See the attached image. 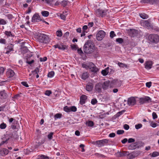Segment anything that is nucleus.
Masks as SVG:
<instances>
[{"label": "nucleus", "mask_w": 159, "mask_h": 159, "mask_svg": "<svg viewBox=\"0 0 159 159\" xmlns=\"http://www.w3.org/2000/svg\"><path fill=\"white\" fill-rule=\"evenodd\" d=\"M136 143H133L130 144V146H129V149L131 150H133L136 148L137 147L136 145Z\"/></svg>", "instance_id": "obj_24"}, {"label": "nucleus", "mask_w": 159, "mask_h": 159, "mask_svg": "<svg viewBox=\"0 0 159 159\" xmlns=\"http://www.w3.org/2000/svg\"><path fill=\"white\" fill-rule=\"evenodd\" d=\"M116 41L119 43H122L124 42V40L121 38H118L116 39Z\"/></svg>", "instance_id": "obj_33"}, {"label": "nucleus", "mask_w": 159, "mask_h": 159, "mask_svg": "<svg viewBox=\"0 0 159 159\" xmlns=\"http://www.w3.org/2000/svg\"><path fill=\"white\" fill-rule=\"evenodd\" d=\"M67 48L66 45H63V44L59 45L58 49H59L64 50Z\"/></svg>", "instance_id": "obj_28"}, {"label": "nucleus", "mask_w": 159, "mask_h": 159, "mask_svg": "<svg viewBox=\"0 0 159 159\" xmlns=\"http://www.w3.org/2000/svg\"><path fill=\"white\" fill-rule=\"evenodd\" d=\"M95 15L97 16L103 17L106 15V11L104 10L98 9L95 11Z\"/></svg>", "instance_id": "obj_7"}, {"label": "nucleus", "mask_w": 159, "mask_h": 159, "mask_svg": "<svg viewBox=\"0 0 159 159\" xmlns=\"http://www.w3.org/2000/svg\"><path fill=\"white\" fill-rule=\"evenodd\" d=\"M110 84L109 81H107L103 82V84H102V88L104 90L107 89L109 87Z\"/></svg>", "instance_id": "obj_18"}, {"label": "nucleus", "mask_w": 159, "mask_h": 159, "mask_svg": "<svg viewBox=\"0 0 159 159\" xmlns=\"http://www.w3.org/2000/svg\"><path fill=\"white\" fill-rule=\"evenodd\" d=\"M54 75V72L53 71H51L49 72L48 74V77L52 78Z\"/></svg>", "instance_id": "obj_32"}, {"label": "nucleus", "mask_w": 159, "mask_h": 159, "mask_svg": "<svg viewBox=\"0 0 159 159\" xmlns=\"http://www.w3.org/2000/svg\"><path fill=\"white\" fill-rule=\"evenodd\" d=\"M135 157V156L133 154L131 153H129V154H128V156L127 157V158L128 159H133Z\"/></svg>", "instance_id": "obj_42"}, {"label": "nucleus", "mask_w": 159, "mask_h": 159, "mask_svg": "<svg viewBox=\"0 0 159 159\" xmlns=\"http://www.w3.org/2000/svg\"><path fill=\"white\" fill-rule=\"evenodd\" d=\"M14 45L11 44L8 45L7 47L5 48V50L6 51L5 53L7 54L9 53L11 51H13Z\"/></svg>", "instance_id": "obj_12"}, {"label": "nucleus", "mask_w": 159, "mask_h": 159, "mask_svg": "<svg viewBox=\"0 0 159 159\" xmlns=\"http://www.w3.org/2000/svg\"><path fill=\"white\" fill-rule=\"evenodd\" d=\"M152 118L153 119H155L157 118V116L156 113L155 112H153L152 113Z\"/></svg>", "instance_id": "obj_54"}, {"label": "nucleus", "mask_w": 159, "mask_h": 159, "mask_svg": "<svg viewBox=\"0 0 159 159\" xmlns=\"http://www.w3.org/2000/svg\"><path fill=\"white\" fill-rule=\"evenodd\" d=\"M41 14L43 16L47 17L49 14V13L47 11H43L41 12Z\"/></svg>", "instance_id": "obj_31"}, {"label": "nucleus", "mask_w": 159, "mask_h": 159, "mask_svg": "<svg viewBox=\"0 0 159 159\" xmlns=\"http://www.w3.org/2000/svg\"><path fill=\"white\" fill-rule=\"evenodd\" d=\"M102 83H99L96 84L94 87V90L95 92L99 93L102 92Z\"/></svg>", "instance_id": "obj_8"}, {"label": "nucleus", "mask_w": 159, "mask_h": 159, "mask_svg": "<svg viewBox=\"0 0 159 159\" xmlns=\"http://www.w3.org/2000/svg\"><path fill=\"white\" fill-rule=\"evenodd\" d=\"M135 140L134 139L131 138L129 139L128 140V143H133L135 142Z\"/></svg>", "instance_id": "obj_56"}, {"label": "nucleus", "mask_w": 159, "mask_h": 159, "mask_svg": "<svg viewBox=\"0 0 159 159\" xmlns=\"http://www.w3.org/2000/svg\"><path fill=\"white\" fill-rule=\"evenodd\" d=\"M117 64H118V66L120 67L123 68V67H125V68H128V66L126 64H125L123 63H121V62H119Z\"/></svg>", "instance_id": "obj_25"}, {"label": "nucleus", "mask_w": 159, "mask_h": 159, "mask_svg": "<svg viewBox=\"0 0 159 159\" xmlns=\"http://www.w3.org/2000/svg\"><path fill=\"white\" fill-rule=\"evenodd\" d=\"M40 59L41 61H45L47 60V57H44L43 58H40Z\"/></svg>", "instance_id": "obj_63"}, {"label": "nucleus", "mask_w": 159, "mask_h": 159, "mask_svg": "<svg viewBox=\"0 0 159 159\" xmlns=\"http://www.w3.org/2000/svg\"><path fill=\"white\" fill-rule=\"evenodd\" d=\"M145 68L147 69H150L152 67V62L151 61H146L144 64Z\"/></svg>", "instance_id": "obj_14"}, {"label": "nucleus", "mask_w": 159, "mask_h": 159, "mask_svg": "<svg viewBox=\"0 0 159 159\" xmlns=\"http://www.w3.org/2000/svg\"><path fill=\"white\" fill-rule=\"evenodd\" d=\"M14 75V71L11 69L8 70L7 72V75L9 78L13 77Z\"/></svg>", "instance_id": "obj_20"}, {"label": "nucleus", "mask_w": 159, "mask_h": 159, "mask_svg": "<svg viewBox=\"0 0 159 159\" xmlns=\"http://www.w3.org/2000/svg\"><path fill=\"white\" fill-rule=\"evenodd\" d=\"M87 98V97L85 95H83L81 96L80 99V103L83 105L85 102V101Z\"/></svg>", "instance_id": "obj_19"}, {"label": "nucleus", "mask_w": 159, "mask_h": 159, "mask_svg": "<svg viewBox=\"0 0 159 159\" xmlns=\"http://www.w3.org/2000/svg\"><path fill=\"white\" fill-rule=\"evenodd\" d=\"M124 131L123 130H118L117 131V134H123Z\"/></svg>", "instance_id": "obj_55"}, {"label": "nucleus", "mask_w": 159, "mask_h": 159, "mask_svg": "<svg viewBox=\"0 0 159 159\" xmlns=\"http://www.w3.org/2000/svg\"><path fill=\"white\" fill-rule=\"evenodd\" d=\"M109 67H107L105 68L104 70H102L101 71V73L103 76L107 75L108 72V70L109 69Z\"/></svg>", "instance_id": "obj_21"}, {"label": "nucleus", "mask_w": 159, "mask_h": 159, "mask_svg": "<svg viewBox=\"0 0 159 159\" xmlns=\"http://www.w3.org/2000/svg\"><path fill=\"white\" fill-rule=\"evenodd\" d=\"M108 140L106 139H103L101 140H98L95 142H94L93 143V144H95V143L98 145V147H101L104 145L105 144L107 143L108 142Z\"/></svg>", "instance_id": "obj_5"}, {"label": "nucleus", "mask_w": 159, "mask_h": 159, "mask_svg": "<svg viewBox=\"0 0 159 159\" xmlns=\"http://www.w3.org/2000/svg\"><path fill=\"white\" fill-rule=\"evenodd\" d=\"M110 37L111 38H113L114 37L116 36L114 31H111L110 33Z\"/></svg>", "instance_id": "obj_47"}, {"label": "nucleus", "mask_w": 159, "mask_h": 159, "mask_svg": "<svg viewBox=\"0 0 159 159\" xmlns=\"http://www.w3.org/2000/svg\"><path fill=\"white\" fill-rule=\"evenodd\" d=\"M150 125L153 128H155L157 126V123H153V122H152L150 123Z\"/></svg>", "instance_id": "obj_53"}, {"label": "nucleus", "mask_w": 159, "mask_h": 159, "mask_svg": "<svg viewBox=\"0 0 159 159\" xmlns=\"http://www.w3.org/2000/svg\"><path fill=\"white\" fill-rule=\"evenodd\" d=\"M152 84V83L151 82H147L146 83V86L147 87L149 88L151 86Z\"/></svg>", "instance_id": "obj_58"}, {"label": "nucleus", "mask_w": 159, "mask_h": 159, "mask_svg": "<svg viewBox=\"0 0 159 159\" xmlns=\"http://www.w3.org/2000/svg\"><path fill=\"white\" fill-rule=\"evenodd\" d=\"M86 124L89 127H92L94 125V123L92 121H89L86 122Z\"/></svg>", "instance_id": "obj_29"}, {"label": "nucleus", "mask_w": 159, "mask_h": 159, "mask_svg": "<svg viewBox=\"0 0 159 159\" xmlns=\"http://www.w3.org/2000/svg\"><path fill=\"white\" fill-rule=\"evenodd\" d=\"M70 112H75L77 111V108L75 106H73L70 107Z\"/></svg>", "instance_id": "obj_38"}, {"label": "nucleus", "mask_w": 159, "mask_h": 159, "mask_svg": "<svg viewBox=\"0 0 159 159\" xmlns=\"http://www.w3.org/2000/svg\"><path fill=\"white\" fill-rule=\"evenodd\" d=\"M7 125L6 124L3 123L0 125V128L2 129H4L6 127Z\"/></svg>", "instance_id": "obj_40"}, {"label": "nucleus", "mask_w": 159, "mask_h": 159, "mask_svg": "<svg viewBox=\"0 0 159 159\" xmlns=\"http://www.w3.org/2000/svg\"><path fill=\"white\" fill-rule=\"evenodd\" d=\"M94 46L92 42L90 40H88L84 45V52L87 54L92 53L93 52Z\"/></svg>", "instance_id": "obj_2"}, {"label": "nucleus", "mask_w": 159, "mask_h": 159, "mask_svg": "<svg viewBox=\"0 0 159 159\" xmlns=\"http://www.w3.org/2000/svg\"><path fill=\"white\" fill-rule=\"evenodd\" d=\"M7 23L6 21L5 20L3 19H0V25H5Z\"/></svg>", "instance_id": "obj_41"}, {"label": "nucleus", "mask_w": 159, "mask_h": 159, "mask_svg": "<svg viewBox=\"0 0 159 159\" xmlns=\"http://www.w3.org/2000/svg\"><path fill=\"white\" fill-rule=\"evenodd\" d=\"M105 32L103 30H100L96 34V38L98 40L101 41L105 36Z\"/></svg>", "instance_id": "obj_6"}, {"label": "nucleus", "mask_w": 159, "mask_h": 159, "mask_svg": "<svg viewBox=\"0 0 159 159\" xmlns=\"http://www.w3.org/2000/svg\"><path fill=\"white\" fill-rule=\"evenodd\" d=\"M128 104L130 105H134L136 103V100L134 97H131L129 98L127 101Z\"/></svg>", "instance_id": "obj_11"}, {"label": "nucleus", "mask_w": 159, "mask_h": 159, "mask_svg": "<svg viewBox=\"0 0 159 159\" xmlns=\"http://www.w3.org/2000/svg\"><path fill=\"white\" fill-rule=\"evenodd\" d=\"M5 34L7 37H14L15 36L14 34L12 33L11 31H5L4 32Z\"/></svg>", "instance_id": "obj_22"}, {"label": "nucleus", "mask_w": 159, "mask_h": 159, "mask_svg": "<svg viewBox=\"0 0 159 159\" xmlns=\"http://www.w3.org/2000/svg\"><path fill=\"white\" fill-rule=\"evenodd\" d=\"M7 97V95L4 90L0 91V98L2 99H5Z\"/></svg>", "instance_id": "obj_17"}, {"label": "nucleus", "mask_w": 159, "mask_h": 159, "mask_svg": "<svg viewBox=\"0 0 159 159\" xmlns=\"http://www.w3.org/2000/svg\"><path fill=\"white\" fill-rule=\"evenodd\" d=\"M129 152L128 151H123L120 153V155L121 157L127 156V157L129 154Z\"/></svg>", "instance_id": "obj_27"}, {"label": "nucleus", "mask_w": 159, "mask_h": 159, "mask_svg": "<svg viewBox=\"0 0 159 159\" xmlns=\"http://www.w3.org/2000/svg\"><path fill=\"white\" fill-rule=\"evenodd\" d=\"M39 68L38 67H37L34 70L32 71V72L34 74H38V73H39Z\"/></svg>", "instance_id": "obj_35"}, {"label": "nucleus", "mask_w": 159, "mask_h": 159, "mask_svg": "<svg viewBox=\"0 0 159 159\" xmlns=\"http://www.w3.org/2000/svg\"><path fill=\"white\" fill-rule=\"evenodd\" d=\"M82 66L87 70L89 69H91V71L94 73H96L98 71V69L92 62H90L86 64L83 63L82 64Z\"/></svg>", "instance_id": "obj_3"}, {"label": "nucleus", "mask_w": 159, "mask_h": 159, "mask_svg": "<svg viewBox=\"0 0 159 159\" xmlns=\"http://www.w3.org/2000/svg\"><path fill=\"white\" fill-rule=\"evenodd\" d=\"M158 156H159V152H154L152 153V157H154Z\"/></svg>", "instance_id": "obj_43"}, {"label": "nucleus", "mask_w": 159, "mask_h": 159, "mask_svg": "<svg viewBox=\"0 0 159 159\" xmlns=\"http://www.w3.org/2000/svg\"><path fill=\"white\" fill-rule=\"evenodd\" d=\"M35 38L40 43L47 44L50 41L48 35L40 33H36L34 35Z\"/></svg>", "instance_id": "obj_1"}, {"label": "nucleus", "mask_w": 159, "mask_h": 159, "mask_svg": "<svg viewBox=\"0 0 159 159\" xmlns=\"http://www.w3.org/2000/svg\"><path fill=\"white\" fill-rule=\"evenodd\" d=\"M89 76V74L88 72H84L82 74L81 78L84 80H85L86 79L88 78Z\"/></svg>", "instance_id": "obj_23"}, {"label": "nucleus", "mask_w": 159, "mask_h": 159, "mask_svg": "<svg viewBox=\"0 0 159 159\" xmlns=\"http://www.w3.org/2000/svg\"><path fill=\"white\" fill-rule=\"evenodd\" d=\"M56 34L58 37H61L62 35V32L61 30H57L56 32Z\"/></svg>", "instance_id": "obj_44"}, {"label": "nucleus", "mask_w": 159, "mask_h": 159, "mask_svg": "<svg viewBox=\"0 0 159 159\" xmlns=\"http://www.w3.org/2000/svg\"><path fill=\"white\" fill-rule=\"evenodd\" d=\"M41 20L39 15L37 14H34L32 17V21L33 22H38Z\"/></svg>", "instance_id": "obj_10"}, {"label": "nucleus", "mask_w": 159, "mask_h": 159, "mask_svg": "<svg viewBox=\"0 0 159 159\" xmlns=\"http://www.w3.org/2000/svg\"><path fill=\"white\" fill-rule=\"evenodd\" d=\"M40 157L41 158V159H49L48 157L45 156V155H43Z\"/></svg>", "instance_id": "obj_59"}, {"label": "nucleus", "mask_w": 159, "mask_h": 159, "mask_svg": "<svg viewBox=\"0 0 159 159\" xmlns=\"http://www.w3.org/2000/svg\"><path fill=\"white\" fill-rule=\"evenodd\" d=\"M135 143H136V144H137L136 145L137 146V147L138 148H139L141 146H143L144 145V144H143L142 142L140 141L136 142Z\"/></svg>", "instance_id": "obj_36"}, {"label": "nucleus", "mask_w": 159, "mask_h": 159, "mask_svg": "<svg viewBox=\"0 0 159 159\" xmlns=\"http://www.w3.org/2000/svg\"><path fill=\"white\" fill-rule=\"evenodd\" d=\"M143 25L146 27L149 28V29H152L153 26L150 23V21L149 20H144L143 22Z\"/></svg>", "instance_id": "obj_16"}, {"label": "nucleus", "mask_w": 159, "mask_h": 159, "mask_svg": "<svg viewBox=\"0 0 159 159\" xmlns=\"http://www.w3.org/2000/svg\"><path fill=\"white\" fill-rule=\"evenodd\" d=\"M4 71V69L3 67H1L0 68V74H2Z\"/></svg>", "instance_id": "obj_64"}, {"label": "nucleus", "mask_w": 159, "mask_h": 159, "mask_svg": "<svg viewBox=\"0 0 159 159\" xmlns=\"http://www.w3.org/2000/svg\"><path fill=\"white\" fill-rule=\"evenodd\" d=\"M93 87V84L92 83L89 82L86 85V89L88 92H91L92 91Z\"/></svg>", "instance_id": "obj_13"}, {"label": "nucleus", "mask_w": 159, "mask_h": 159, "mask_svg": "<svg viewBox=\"0 0 159 159\" xmlns=\"http://www.w3.org/2000/svg\"><path fill=\"white\" fill-rule=\"evenodd\" d=\"M142 125L141 124H139L135 125V128L136 129H138L142 127Z\"/></svg>", "instance_id": "obj_50"}, {"label": "nucleus", "mask_w": 159, "mask_h": 159, "mask_svg": "<svg viewBox=\"0 0 159 159\" xmlns=\"http://www.w3.org/2000/svg\"><path fill=\"white\" fill-rule=\"evenodd\" d=\"M159 0H150V4H156L158 2Z\"/></svg>", "instance_id": "obj_45"}, {"label": "nucleus", "mask_w": 159, "mask_h": 159, "mask_svg": "<svg viewBox=\"0 0 159 159\" xmlns=\"http://www.w3.org/2000/svg\"><path fill=\"white\" fill-rule=\"evenodd\" d=\"M146 102H151V99L149 97L147 96L144 98Z\"/></svg>", "instance_id": "obj_37"}, {"label": "nucleus", "mask_w": 159, "mask_h": 159, "mask_svg": "<svg viewBox=\"0 0 159 159\" xmlns=\"http://www.w3.org/2000/svg\"><path fill=\"white\" fill-rule=\"evenodd\" d=\"M114 84L118 86H120L122 84V82L120 80H114Z\"/></svg>", "instance_id": "obj_26"}, {"label": "nucleus", "mask_w": 159, "mask_h": 159, "mask_svg": "<svg viewBox=\"0 0 159 159\" xmlns=\"http://www.w3.org/2000/svg\"><path fill=\"white\" fill-rule=\"evenodd\" d=\"M0 43L4 44L6 43V40L4 39H0Z\"/></svg>", "instance_id": "obj_60"}, {"label": "nucleus", "mask_w": 159, "mask_h": 159, "mask_svg": "<svg viewBox=\"0 0 159 159\" xmlns=\"http://www.w3.org/2000/svg\"><path fill=\"white\" fill-rule=\"evenodd\" d=\"M70 107H68L67 106H65L64 108V110L66 112H70Z\"/></svg>", "instance_id": "obj_39"}, {"label": "nucleus", "mask_w": 159, "mask_h": 159, "mask_svg": "<svg viewBox=\"0 0 159 159\" xmlns=\"http://www.w3.org/2000/svg\"><path fill=\"white\" fill-rule=\"evenodd\" d=\"M148 39L152 43H157L159 42V36L157 34H150L148 36Z\"/></svg>", "instance_id": "obj_4"}, {"label": "nucleus", "mask_w": 159, "mask_h": 159, "mask_svg": "<svg viewBox=\"0 0 159 159\" xmlns=\"http://www.w3.org/2000/svg\"><path fill=\"white\" fill-rule=\"evenodd\" d=\"M123 128L125 130H127L129 129V126L128 125L125 124L124 125Z\"/></svg>", "instance_id": "obj_57"}, {"label": "nucleus", "mask_w": 159, "mask_h": 159, "mask_svg": "<svg viewBox=\"0 0 159 159\" xmlns=\"http://www.w3.org/2000/svg\"><path fill=\"white\" fill-rule=\"evenodd\" d=\"M52 93V91L50 90H47L45 92V94L48 96H50V95Z\"/></svg>", "instance_id": "obj_48"}, {"label": "nucleus", "mask_w": 159, "mask_h": 159, "mask_svg": "<svg viewBox=\"0 0 159 159\" xmlns=\"http://www.w3.org/2000/svg\"><path fill=\"white\" fill-rule=\"evenodd\" d=\"M32 56V55L30 54L29 55L27 54V56L25 57L26 59V62L29 65L32 64L34 61L33 59L31 61L30 60V58Z\"/></svg>", "instance_id": "obj_15"}, {"label": "nucleus", "mask_w": 159, "mask_h": 159, "mask_svg": "<svg viewBox=\"0 0 159 159\" xmlns=\"http://www.w3.org/2000/svg\"><path fill=\"white\" fill-rule=\"evenodd\" d=\"M139 102L140 104H143L146 102L144 98H140L139 100Z\"/></svg>", "instance_id": "obj_46"}, {"label": "nucleus", "mask_w": 159, "mask_h": 159, "mask_svg": "<svg viewBox=\"0 0 159 159\" xmlns=\"http://www.w3.org/2000/svg\"><path fill=\"white\" fill-rule=\"evenodd\" d=\"M140 17L143 19H146L148 18V16L145 13H142L139 15Z\"/></svg>", "instance_id": "obj_30"}, {"label": "nucleus", "mask_w": 159, "mask_h": 159, "mask_svg": "<svg viewBox=\"0 0 159 159\" xmlns=\"http://www.w3.org/2000/svg\"><path fill=\"white\" fill-rule=\"evenodd\" d=\"M97 100L95 98L93 99L91 101V103L93 105H95L97 102Z\"/></svg>", "instance_id": "obj_49"}, {"label": "nucleus", "mask_w": 159, "mask_h": 159, "mask_svg": "<svg viewBox=\"0 0 159 159\" xmlns=\"http://www.w3.org/2000/svg\"><path fill=\"white\" fill-rule=\"evenodd\" d=\"M71 48L72 49L76 50L78 48V47L76 45H71Z\"/></svg>", "instance_id": "obj_62"}, {"label": "nucleus", "mask_w": 159, "mask_h": 159, "mask_svg": "<svg viewBox=\"0 0 159 159\" xmlns=\"http://www.w3.org/2000/svg\"><path fill=\"white\" fill-rule=\"evenodd\" d=\"M3 152H4V153H3V154H4L5 155H7L8 154L9 152V151L6 148H4L3 150Z\"/></svg>", "instance_id": "obj_52"}, {"label": "nucleus", "mask_w": 159, "mask_h": 159, "mask_svg": "<svg viewBox=\"0 0 159 159\" xmlns=\"http://www.w3.org/2000/svg\"><path fill=\"white\" fill-rule=\"evenodd\" d=\"M53 134V132H51L49 134H48V138L49 139L51 140L52 139Z\"/></svg>", "instance_id": "obj_51"}, {"label": "nucleus", "mask_w": 159, "mask_h": 159, "mask_svg": "<svg viewBox=\"0 0 159 159\" xmlns=\"http://www.w3.org/2000/svg\"><path fill=\"white\" fill-rule=\"evenodd\" d=\"M129 33L130 36L132 37H134L138 35V31L134 29H130L129 30Z\"/></svg>", "instance_id": "obj_9"}, {"label": "nucleus", "mask_w": 159, "mask_h": 159, "mask_svg": "<svg viewBox=\"0 0 159 159\" xmlns=\"http://www.w3.org/2000/svg\"><path fill=\"white\" fill-rule=\"evenodd\" d=\"M21 84L23 86L26 87H29V85L27 84V82H22L21 83Z\"/></svg>", "instance_id": "obj_61"}, {"label": "nucleus", "mask_w": 159, "mask_h": 159, "mask_svg": "<svg viewBox=\"0 0 159 159\" xmlns=\"http://www.w3.org/2000/svg\"><path fill=\"white\" fill-rule=\"evenodd\" d=\"M61 114L57 113L55 115L54 118L55 120H56L57 119L60 118L61 117Z\"/></svg>", "instance_id": "obj_34"}]
</instances>
